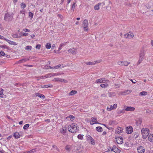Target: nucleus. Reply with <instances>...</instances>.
Segmentation results:
<instances>
[{
  "label": "nucleus",
  "mask_w": 153,
  "mask_h": 153,
  "mask_svg": "<svg viewBox=\"0 0 153 153\" xmlns=\"http://www.w3.org/2000/svg\"><path fill=\"white\" fill-rule=\"evenodd\" d=\"M68 128L69 131L71 133L76 132L79 130V127L75 124L73 123L71 125H69Z\"/></svg>",
  "instance_id": "1"
},
{
  "label": "nucleus",
  "mask_w": 153,
  "mask_h": 153,
  "mask_svg": "<svg viewBox=\"0 0 153 153\" xmlns=\"http://www.w3.org/2000/svg\"><path fill=\"white\" fill-rule=\"evenodd\" d=\"M146 52V51L143 48L140 51L139 54V59L138 61L139 64L141 63L144 59Z\"/></svg>",
  "instance_id": "2"
},
{
  "label": "nucleus",
  "mask_w": 153,
  "mask_h": 153,
  "mask_svg": "<svg viewBox=\"0 0 153 153\" xmlns=\"http://www.w3.org/2000/svg\"><path fill=\"white\" fill-rule=\"evenodd\" d=\"M141 132L143 138L145 139L147 138V137L149 135V130L147 128H143L141 130Z\"/></svg>",
  "instance_id": "3"
},
{
  "label": "nucleus",
  "mask_w": 153,
  "mask_h": 153,
  "mask_svg": "<svg viewBox=\"0 0 153 153\" xmlns=\"http://www.w3.org/2000/svg\"><path fill=\"white\" fill-rule=\"evenodd\" d=\"M13 18V16L8 13H6L5 14L4 20L6 21H10Z\"/></svg>",
  "instance_id": "4"
},
{
  "label": "nucleus",
  "mask_w": 153,
  "mask_h": 153,
  "mask_svg": "<svg viewBox=\"0 0 153 153\" xmlns=\"http://www.w3.org/2000/svg\"><path fill=\"white\" fill-rule=\"evenodd\" d=\"M88 21L87 19H85L82 23V25L83 27L84 31H87L88 30V28H87L88 26Z\"/></svg>",
  "instance_id": "5"
},
{
  "label": "nucleus",
  "mask_w": 153,
  "mask_h": 153,
  "mask_svg": "<svg viewBox=\"0 0 153 153\" xmlns=\"http://www.w3.org/2000/svg\"><path fill=\"white\" fill-rule=\"evenodd\" d=\"M134 36V35L133 33L130 32L124 35V38L128 39H131Z\"/></svg>",
  "instance_id": "6"
},
{
  "label": "nucleus",
  "mask_w": 153,
  "mask_h": 153,
  "mask_svg": "<svg viewBox=\"0 0 153 153\" xmlns=\"http://www.w3.org/2000/svg\"><path fill=\"white\" fill-rule=\"evenodd\" d=\"M109 80L104 78H102L99 79H97L96 81L97 83H105L108 82Z\"/></svg>",
  "instance_id": "7"
},
{
  "label": "nucleus",
  "mask_w": 153,
  "mask_h": 153,
  "mask_svg": "<svg viewBox=\"0 0 153 153\" xmlns=\"http://www.w3.org/2000/svg\"><path fill=\"white\" fill-rule=\"evenodd\" d=\"M133 131V129L131 126H128L126 128V133L130 134H131Z\"/></svg>",
  "instance_id": "8"
},
{
  "label": "nucleus",
  "mask_w": 153,
  "mask_h": 153,
  "mask_svg": "<svg viewBox=\"0 0 153 153\" xmlns=\"http://www.w3.org/2000/svg\"><path fill=\"white\" fill-rule=\"evenodd\" d=\"M77 51V49L74 48H71L68 50V52L72 53L73 54H76V53Z\"/></svg>",
  "instance_id": "9"
},
{
  "label": "nucleus",
  "mask_w": 153,
  "mask_h": 153,
  "mask_svg": "<svg viewBox=\"0 0 153 153\" xmlns=\"http://www.w3.org/2000/svg\"><path fill=\"white\" fill-rule=\"evenodd\" d=\"M117 107V104H114L113 105H111L110 107H108L107 108V110L108 111H110L113 109H115Z\"/></svg>",
  "instance_id": "10"
},
{
  "label": "nucleus",
  "mask_w": 153,
  "mask_h": 153,
  "mask_svg": "<svg viewBox=\"0 0 153 153\" xmlns=\"http://www.w3.org/2000/svg\"><path fill=\"white\" fill-rule=\"evenodd\" d=\"M118 144H122L123 143V138L121 137H118L115 138Z\"/></svg>",
  "instance_id": "11"
},
{
  "label": "nucleus",
  "mask_w": 153,
  "mask_h": 153,
  "mask_svg": "<svg viewBox=\"0 0 153 153\" xmlns=\"http://www.w3.org/2000/svg\"><path fill=\"white\" fill-rule=\"evenodd\" d=\"M137 150L138 153H144L145 149L143 147L140 146L137 148Z\"/></svg>",
  "instance_id": "12"
},
{
  "label": "nucleus",
  "mask_w": 153,
  "mask_h": 153,
  "mask_svg": "<svg viewBox=\"0 0 153 153\" xmlns=\"http://www.w3.org/2000/svg\"><path fill=\"white\" fill-rule=\"evenodd\" d=\"M135 109V108L134 107L127 106L125 110L126 111H134Z\"/></svg>",
  "instance_id": "13"
},
{
  "label": "nucleus",
  "mask_w": 153,
  "mask_h": 153,
  "mask_svg": "<svg viewBox=\"0 0 153 153\" xmlns=\"http://www.w3.org/2000/svg\"><path fill=\"white\" fill-rule=\"evenodd\" d=\"M67 130V128L66 127L64 128L63 127L62 128L60 129V132L61 133L63 134H64L66 133V131Z\"/></svg>",
  "instance_id": "14"
},
{
  "label": "nucleus",
  "mask_w": 153,
  "mask_h": 153,
  "mask_svg": "<svg viewBox=\"0 0 153 153\" xmlns=\"http://www.w3.org/2000/svg\"><path fill=\"white\" fill-rule=\"evenodd\" d=\"M29 59L27 58H24L19 60L18 62V63H22L29 60Z\"/></svg>",
  "instance_id": "15"
},
{
  "label": "nucleus",
  "mask_w": 153,
  "mask_h": 153,
  "mask_svg": "<svg viewBox=\"0 0 153 153\" xmlns=\"http://www.w3.org/2000/svg\"><path fill=\"white\" fill-rule=\"evenodd\" d=\"M116 153H120V150L117 147L115 146H113V151Z\"/></svg>",
  "instance_id": "16"
},
{
  "label": "nucleus",
  "mask_w": 153,
  "mask_h": 153,
  "mask_svg": "<svg viewBox=\"0 0 153 153\" xmlns=\"http://www.w3.org/2000/svg\"><path fill=\"white\" fill-rule=\"evenodd\" d=\"M13 136L15 138L17 139L20 137V135L19 133L15 132L14 133Z\"/></svg>",
  "instance_id": "17"
},
{
  "label": "nucleus",
  "mask_w": 153,
  "mask_h": 153,
  "mask_svg": "<svg viewBox=\"0 0 153 153\" xmlns=\"http://www.w3.org/2000/svg\"><path fill=\"white\" fill-rule=\"evenodd\" d=\"M131 90H126V91L122 92V94H125V95L128 94H129L130 93H131Z\"/></svg>",
  "instance_id": "18"
},
{
  "label": "nucleus",
  "mask_w": 153,
  "mask_h": 153,
  "mask_svg": "<svg viewBox=\"0 0 153 153\" xmlns=\"http://www.w3.org/2000/svg\"><path fill=\"white\" fill-rule=\"evenodd\" d=\"M91 119L92 121L94 123H91V122H90V123L91 124L93 125L94 123H98L97 122V120L96 118L92 117Z\"/></svg>",
  "instance_id": "19"
},
{
  "label": "nucleus",
  "mask_w": 153,
  "mask_h": 153,
  "mask_svg": "<svg viewBox=\"0 0 153 153\" xmlns=\"http://www.w3.org/2000/svg\"><path fill=\"white\" fill-rule=\"evenodd\" d=\"M97 62V61H94L93 62H86L85 64L88 65H95Z\"/></svg>",
  "instance_id": "20"
},
{
  "label": "nucleus",
  "mask_w": 153,
  "mask_h": 153,
  "mask_svg": "<svg viewBox=\"0 0 153 153\" xmlns=\"http://www.w3.org/2000/svg\"><path fill=\"white\" fill-rule=\"evenodd\" d=\"M36 96L39 97L40 98H42L43 99H44L45 98V97L44 95L39 93H36Z\"/></svg>",
  "instance_id": "21"
},
{
  "label": "nucleus",
  "mask_w": 153,
  "mask_h": 153,
  "mask_svg": "<svg viewBox=\"0 0 153 153\" xmlns=\"http://www.w3.org/2000/svg\"><path fill=\"white\" fill-rule=\"evenodd\" d=\"M77 93V91L75 90H72L69 93V96H72L76 94Z\"/></svg>",
  "instance_id": "22"
},
{
  "label": "nucleus",
  "mask_w": 153,
  "mask_h": 153,
  "mask_svg": "<svg viewBox=\"0 0 153 153\" xmlns=\"http://www.w3.org/2000/svg\"><path fill=\"white\" fill-rule=\"evenodd\" d=\"M122 130L123 128H122L119 127L117 128L116 130V131L117 133H120L122 132Z\"/></svg>",
  "instance_id": "23"
},
{
  "label": "nucleus",
  "mask_w": 153,
  "mask_h": 153,
  "mask_svg": "<svg viewBox=\"0 0 153 153\" xmlns=\"http://www.w3.org/2000/svg\"><path fill=\"white\" fill-rule=\"evenodd\" d=\"M132 135L133 138H136L138 137L139 134L138 133L134 132L133 133Z\"/></svg>",
  "instance_id": "24"
},
{
  "label": "nucleus",
  "mask_w": 153,
  "mask_h": 153,
  "mask_svg": "<svg viewBox=\"0 0 153 153\" xmlns=\"http://www.w3.org/2000/svg\"><path fill=\"white\" fill-rule=\"evenodd\" d=\"M96 129L97 131L99 132H101L102 131V128L100 126L97 127L96 128Z\"/></svg>",
  "instance_id": "25"
},
{
  "label": "nucleus",
  "mask_w": 153,
  "mask_h": 153,
  "mask_svg": "<svg viewBox=\"0 0 153 153\" xmlns=\"http://www.w3.org/2000/svg\"><path fill=\"white\" fill-rule=\"evenodd\" d=\"M101 3H99L97 5H96L94 7V9L95 10H98L99 9V6L100 5Z\"/></svg>",
  "instance_id": "26"
},
{
  "label": "nucleus",
  "mask_w": 153,
  "mask_h": 153,
  "mask_svg": "<svg viewBox=\"0 0 153 153\" xmlns=\"http://www.w3.org/2000/svg\"><path fill=\"white\" fill-rule=\"evenodd\" d=\"M147 94V92L145 91H143L140 93L139 95L140 96H144Z\"/></svg>",
  "instance_id": "27"
},
{
  "label": "nucleus",
  "mask_w": 153,
  "mask_h": 153,
  "mask_svg": "<svg viewBox=\"0 0 153 153\" xmlns=\"http://www.w3.org/2000/svg\"><path fill=\"white\" fill-rule=\"evenodd\" d=\"M100 86L102 88H106L108 86V85L107 83L104 84H101L100 85Z\"/></svg>",
  "instance_id": "28"
},
{
  "label": "nucleus",
  "mask_w": 153,
  "mask_h": 153,
  "mask_svg": "<svg viewBox=\"0 0 153 153\" xmlns=\"http://www.w3.org/2000/svg\"><path fill=\"white\" fill-rule=\"evenodd\" d=\"M53 86L52 85H45L41 86L42 88H48L51 87Z\"/></svg>",
  "instance_id": "29"
},
{
  "label": "nucleus",
  "mask_w": 153,
  "mask_h": 153,
  "mask_svg": "<svg viewBox=\"0 0 153 153\" xmlns=\"http://www.w3.org/2000/svg\"><path fill=\"white\" fill-rule=\"evenodd\" d=\"M32 48V47L31 46L28 45L26 47L25 49L27 51H30Z\"/></svg>",
  "instance_id": "30"
},
{
  "label": "nucleus",
  "mask_w": 153,
  "mask_h": 153,
  "mask_svg": "<svg viewBox=\"0 0 153 153\" xmlns=\"http://www.w3.org/2000/svg\"><path fill=\"white\" fill-rule=\"evenodd\" d=\"M130 63V62H123L122 65H124L125 66H128L129 64Z\"/></svg>",
  "instance_id": "31"
},
{
  "label": "nucleus",
  "mask_w": 153,
  "mask_h": 153,
  "mask_svg": "<svg viewBox=\"0 0 153 153\" xmlns=\"http://www.w3.org/2000/svg\"><path fill=\"white\" fill-rule=\"evenodd\" d=\"M35 151V149H33L32 150H30L29 151L25 152H24V153H33Z\"/></svg>",
  "instance_id": "32"
},
{
  "label": "nucleus",
  "mask_w": 153,
  "mask_h": 153,
  "mask_svg": "<svg viewBox=\"0 0 153 153\" xmlns=\"http://www.w3.org/2000/svg\"><path fill=\"white\" fill-rule=\"evenodd\" d=\"M148 139L150 142H153V138L152 137L151 134H150L149 136Z\"/></svg>",
  "instance_id": "33"
},
{
  "label": "nucleus",
  "mask_w": 153,
  "mask_h": 153,
  "mask_svg": "<svg viewBox=\"0 0 153 153\" xmlns=\"http://www.w3.org/2000/svg\"><path fill=\"white\" fill-rule=\"evenodd\" d=\"M76 4V1H74V2L72 6L71 9V10H73V11H74V9L75 7V5Z\"/></svg>",
  "instance_id": "34"
},
{
  "label": "nucleus",
  "mask_w": 153,
  "mask_h": 153,
  "mask_svg": "<svg viewBox=\"0 0 153 153\" xmlns=\"http://www.w3.org/2000/svg\"><path fill=\"white\" fill-rule=\"evenodd\" d=\"M58 81L61 82H66L67 81L66 80L60 78H58Z\"/></svg>",
  "instance_id": "35"
},
{
  "label": "nucleus",
  "mask_w": 153,
  "mask_h": 153,
  "mask_svg": "<svg viewBox=\"0 0 153 153\" xmlns=\"http://www.w3.org/2000/svg\"><path fill=\"white\" fill-rule=\"evenodd\" d=\"M83 135L81 134H79L77 136V137L79 139L82 140L83 138Z\"/></svg>",
  "instance_id": "36"
},
{
  "label": "nucleus",
  "mask_w": 153,
  "mask_h": 153,
  "mask_svg": "<svg viewBox=\"0 0 153 153\" xmlns=\"http://www.w3.org/2000/svg\"><path fill=\"white\" fill-rule=\"evenodd\" d=\"M12 36L13 38H20L21 36H19L18 34L17 33L13 34Z\"/></svg>",
  "instance_id": "37"
},
{
  "label": "nucleus",
  "mask_w": 153,
  "mask_h": 153,
  "mask_svg": "<svg viewBox=\"0 0 153 153\" xmlns=\"http://www.w3.org/2000/svg\"><path fill=\"white\" fill-rule=\"evenodd\" d=\"M29 124H27L25 125L23 127V128L24 129L26 130L29 126Z\"/></svg>",
  "instance_id": "38"
},
{
  "label": "nucleus",
  "mask_w": 153,
  "mask_h": 153,
  "mask_svg": "<svg viewBox=\"0 0 153 153\" xmlns=\"http://www.w3.org/2000/svg\"><path fill=\"white\" fill-rule=\"evenodd\" d=\"M66 43V42L64 43L61 44L60 45L58 49V51H59L61 49L62 47V46H63L64 45H65Z\"/></svg>",
  "instance_id": "39"
},
{
  "label": "nucleus",
  "mask_w": 153,
  "mask_h": 153,
  "mask_svg": "<svg viewBox=\"0 0 153 153\" xmlns=\"http://www.w3.org/2000/svg\"><path fill=\"white\" fill-rule=\"evenodd\" d=\"M51 47V44L49 43H47L46 44V47L48 49H49Z\"/></svg>",
  "instance_id": "40"
},
{
  "label": "nucleus",
  "mask_w": 153,
  "mask_h": 153,
  "mask_svg": "<svg viewBox=\"0 0 153 153\" xmlns=\"http://www.w3.org/2000/svg\"><path fill=\"white\" fill-rule=\"evenodd\" d=\"M20 6L22 8H24L26 7V4L22 2L20 4Z\"/></svg>",
  "instance_id": "41"
},
{
  "label": "nucleus",
  "mask_w": 153,
  "mask_h": 153,
  "mask_svg": "<svg viewBox=\"0 0 153 153\" xmlns=\"http://www.w3.org/2000/svg\"><path fill=\"white\" fill-rule=\"evenodd\" d=\"M33 13L30 12H29V16L30 17L31 19H32L33 18Z\"/></svg>",
  "instance_id": "42"
},
{
  "label": "nucleus",
  "mask_w": 153,
  "mask_h": 153,
  "mask_svg": "<svg viewBox=\"0 0 153 153\" xmlns=\"http://www.w3.org/2000/svg\"><path fill=\"white\" fill-rule=\"evenodd\" d=\"M125 112V110H120L118 111L117 112V113L118 114H120L121 113H124Z\"/></svg>",
  "instance_id": "43"
},
{
  "label": "nucleus",
  "mask_w": 153,
  "mask_h": 153,
  "mask_svg": "<svg viewBox=\"0 0 153 153\" xmlns=\"http://www.w3.org/2000/svg\"><path fill=\"white\" fill-rule=\"evenodd\" d=\"M90 141L92 145H94L95 144V141L93 138L90 140Z\"/></svg>",
  "instance_id": "44"
},
{
  "label": "nucleus",
  "mask_w": 153,
  "mask_h": 153,
  "mask_svg": "<svg viewBox=\"0 0 153 153\" xmlns=\"http://www.w3.org/2000/svg\"><path fill=\"white\" fill-rule=\"evenodd\" d=\"M0 47L4 48H7L8 47L5 45H1Z\"/></svg>",
  "instance_id": "45"
},
{
  "label": "nucleus",
  "mask_w": 153,
  "mask_h": 153,
  "mask_svg": "<svg viewBox=\"0 0 153 153\" xmlns=\"http://www.w3.org/2000/svg\"><path fill=\"white\" fill-rule=\"evenodd\" d=\"M92 138V137L90 135H88L87 136V139L88 140H90Z\"/></svg>",
  "instance_id": "46"
},
{
  "label": "nucleus",
  "mask_w": 153,
  "mask_h": 153,
  "mask_svg": "<svg viewBox=\"0 0 153 153\" xmlns=\"http://www.w3.org/2000/svg\"><path fill=\"white\" fill-rule=\"evenodd\" d=\"M69 117L70 118V120H74V116L72 115H70L69 116Z\"/></svg>",
  "instance_id": "47"
},
{
  "label": "nucleus",
  "mask_w": 153,
  "mask_h": 153,
  "mask_svg": "<svg viewBox=\"0 0 153 153\" xmlns=\"http://www.w3.org/2000/svg\"><path fill=\"white\" fill-rule=\"evenodd\" d=\"M5 54L4 51H1L0 53V56L5 55Z\"/></svg>",
  "instance_id": "48"
},
{
  "label": "nucleus",
  "mask_w": 153,
  "mask_h": 153,
  "mask_svg": "<svg viewBox=\"0 0 153 153\" xmlns=\"http://www.w3.org/2000/svg\"><path fill=\"white\" fill-rule=\"evenodd\" d=\"M23 30L25 32H30V30L28 29H27V28H24L23 29Z\"/></svg>",
  "instance_id": "49"
},
{
  "label": "nucleus",
  "mask_w": 153,
  "mask_h": 153,
  "mask_svg": "<svg viewBox=\"0 0 153 153\" xmlns=\"http://www.w3.org/2000/svg\"><path fill=\"white\" fill-rule=\"evenodd\" d=\"M25 10H21V11H20V13H22V14H24V16H23L24 17L25 16Z\"/></svg>",
  "instance_id": "50"
},
{
  "label": "nucleus",
  "mask_w": 153,
  "mask_h": 153,
  "mask_svg": "<svg viewBox=\"0 0 153 153\" xmlns=\"http://www.w3.org/2000/svg\"><path fill=\"white\" fill-rule=\"evenodd\" d=\"M41 47V45L39 44L37 45H36V49H39Z\"/></svg>",
  "instance_id": "51"
},
{
  "label": "nucleus",
  "mask_w": 153,
  "mask_h": 153,
  "mask_svg": "<svg viewBox=\"0 0 153 153\" xmlns=\"http://www.w3.org/2000/svg\"><path fill=\"white\" fill-rule=\"evenodd\" d=\"M23 36H27L28 35V33H23Z\"/></svg>",
  "instance_id": "52"
},
{
  "label": "nucleus",
  "mask_w": 153,
  "mask_h": 153,
  "mask_svg": "<svg viewBox=\"0 0 153 153\" xmlns=\"http://www.w3.org/2000/svg\"><path fill=\"white\" fill-rule=\"evenodd\" d=\"M106 95L105 94H102L101 95V97H106Z\"/></svg>",
  "instance_id": "53"
},
{
  "label": "nucleus",
  "mask_w": 153,
  "mask_h": 153,
  "mask_svg": "<svg viewBox=\"0 0 153 153\" xmlns=\"http://www.w3.org/2000/svg\"><path fill=\"white\" fill-rule=\"evenodd\" d=\"M123 61H119L118 62V64L119 65H122L123 64Z\"/></svg>",
  "instance_id": "54"
},
{
  "label": "nucleus",
  "mask_w": 153,
  "mask_h": 153,
  "mask_svg": "<svg viewBox=\"0 0 153 153\" xmlns=\"http://www.w3.org/2000/svg\"><path fill=\"white\" fill-rule=\"evenodd\" d=\"M113 147L112 148L111 147H110L109 149H108V150L109 151H113Z\"/></svg>",
  "instance_id": "55"
},
{
  "label": "nucleus",
  "mask_w": 153,
  "mask_h": 153,
  "mask_svg": "<svg viewBox=\"0 0 153 153\" xmlns=\"http://www.w3.org/2000/svg\"><path fill=\"white\" fill-rule=\"evenodd\" d=\"M146 8H147V9H149V8H150V7L149 6L148 4H147L146 5Z\"/></svg>",
  "instance_id": "56"
},
{
  "label": "nucleus",
  "mask_w": 153,
  "mask_h": 153,
  "mask_svg": "<svg viewBox=\"0 0 153 153\" xmlns=\"http://www.w3.org/2000/svg\"><path fill=\"white\" fill-rule=\"evenodd\" d=\"M8 41V43H9L10 44L12 45L13 44V41L9 40Z\"/></svg>",
  "instance_id": "57"
},
{
  "label": "nucleus",
  "mask_w": 153,
  "mask_h": 153,
  "mask_svg": "<svg viewBox=\"0 0 153 153\" xmlns=\"http://www.w3.org/2000/svg\"><path fill=\"white\" fill-rule=\"evenodd\" d=\"M53 81H54V82L58 81V78H54L53 79Z\"/></svg>",
  "instance_id": "58"
},
{
  "label": "nucleus",
  "mask_w": 153,
  "mask_h": 153,
  "mask_svg": "<svg viewBox=\"0 0 153 153\" xmlns=\"http://www.w3.org/2000/svg\"><path fill=\"white\" fill-rule=\"evenodd\" d=\"M131 81L132 83H135L136 82V81L135 80H133L132 79H131Z\"/></svg>",
  "instance_id": "59"
},
{
  "label": "nucleus",
  "mask_w": 153,
  "mask_h": 153,
  "mask_svg": "<svg viewBox=\"0 0 153 153\" xmlns=\"http://www.w3.org/2000/svg\"><path fill=\"white\" fill-rule=\"evenodd\" d=\"M3 90L1 88L0 89V93H2V94H3Z\"/></svg>",
  "instance_id": "60"
},
{
  "label": "nucleus",
  "mask_w": 153,
  "mask_h": 153,
  "mask_svg": "<svg viewBox=\"0 0 153 153\" xmlns=\"http://www.w3.org/2000/svg\"><path fill=\"white\" fill-rule=\"evenodd\" d=\"M5 56H6V57H7V58H9L10 57V55H7V54H6V55H5Z\"/></svg>",
  "instance_id": "61"
},
{
  "label": "nucleus",
  "mask_w": 153,
  "mask_h": 153,
  "mask_svg": "<svg viewBox=\"0 0 153 153\" xmlns=\"http://www.w3.org/2000/svg\"><path fill=\"white\" fill-rule=\"evenodd\" d=\"M17 43H16L15 42H13V44L12 45H17Z\"/></svg>",
  "instance_id": "62"
},
{
  "label": "nucleus",
  "mask_w": 153,
  "mask_h": 153,
  "mask_svg": "<svg viewBox=\"0 0 153 153\" xmlns=\"http://www.w3.org/2000/svg\"><path fill=\"white\" fill-rule=\"evenodd\" d=\"M115 85L116 86V88H119L120 87L119 85L118 84H115Z\"/></svg>",
  "instance_id": "63"
},
{
  "label": "nucleus",
  "mask_w": 153,
  "mask_h": 153,
  "mask_svg": "<svg viewBox=\"0 0 153 153\" xmlns=\"http://www.w3.org/2000/svg\"><path fill=\"white\" fill-rule=\"evenodd\" d=\"M12 137V136H10L7 137V139L8 140H10L11 138Z\"/></svg>",
  "instance_id": "64"
}]
</instances>
